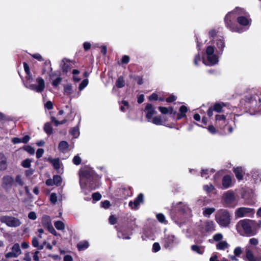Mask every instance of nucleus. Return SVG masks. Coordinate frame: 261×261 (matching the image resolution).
<instances>
[{"mask_svg":"<svg viewBox=\"0 0 261 261\" xmlns=\"http://www.w3.org/2000/svg\"><path fill=\"white\" fill-rule=\"evenodd\" d=\"M226 27L232 32L242 33L251 24L249 15L244 9L237 8L229 12L224 18Z\"/></svg>","mask_w":261,"mask_h":261,"instance_id":"1","label":"nucleus"},{"mask_svg":"<svg viewBox=\"0 0 261 261\" xmlns=\"http://www.w3.org/2000/svg\"><path fill=\"white\" fill-rule=\"evenodd\" d=\"M225 47V43L224 38L221 36L216 38L212 44L206 47L205 53L206 59H203L202 63L208 66L217 64L223 54Z\"/></svg>","mask_w":261,"mask_h":261,"instance_id":"2","label":"nucleus"},{"mask_svg":"<svg viewBox=\"0 0 261 261\" xmlns=\"http://www.w3.org/2000/svg\"><path fill=\"white\" fill-rule=\"evenodd\" d=\"M79 176L81 188L85 194H87V190L92 191L99 187L100 177L91 168H82L79 171Z\"/></svg>","mask_w":261,"mask_h":261,"instance_id":"3","label":"nucleus"},{"mask_svg":"<svg viewBox=\"0 0 261 261\" xmlns=\"http://www.w3.org/2000/svg\"><path fill=\"white\" fill-rule=\"evenodd\" d=\"M253 221L250 220H240L236 225L238 232L242 236H251L252 234L251 224Z\"/></svg>","mask_w":261,"mask_h":261,"instance_id":"4","label":"nucleus"},{"mask_svg":"<svg viewBox=\"0 0 261 261\" xmlns=\"http://www.w3.org/2000/svg\"><path fill=\"white\" fill-rule=\"evenodd\" d=\"M216 221L221 227H226L230 223V215L226 210H220L216 215Z\"/></svg>","mask_w":261,"mask_h":261,"instance_id":"5","label":"nucleus"},{"mask_svg":"<svg viewBox=\"0 0 261 261\" xmlns=\"http://www.w3.org/2000/svg\"><path fill=\"white\" fill-rule=\"evenodd\" d=\"M180 240L173 234L165 235L162 241L163 246L169 250H171L174 246L178 244Z\"/></svg>","mask_w":261,"mask_h":261,"instance_id":"6","label":"nucleus"},{"mask_svg":"<svg viewBox=\"0 0 261 261\" xmlns=\"http://www.w3.org/2000/svg\"><path fill=\"white\" fill-rule=\"evenodd\" d=\"M254 214V209L245 207H239L234 212L235 217L237 218L245 217H252Z\"/></svg>","mask_w":261,"mask_h":261,"instance_id":"7","label":"nucleus"},{"mask_svg":"<svg viewBox=\"0 0 261 261\" xmlns=\"http://www.w3.org/2000/svg\"><path fill=\"white\" fill-rule=\"evenodd\" d=\"M36 81L37 83V85L33 84H28V83L26 84L25 86L32 90H33L38 93L42 92L45 88V82L44 80L40 77H38L36 79Z\"/></svg>","mask_w":261,"mask_h":261,"instance_id":"8","label":"nucleus"},{"mask_svg":"<svg viewBox=\"0 0 261 261\" xmlns=\"http://www.w3.org/2000/svg\"><path fill=\"white\" fill-rule=\"evenodd\" d=\"M0 220L9 227H16L21 224L19 219L11 216H3L0 218Z\"/></svg>","mask_w":261,"mask_h":261,"instance_id":"9","label":"nucleus"},{"mask_svg":"<svg viewBox=\"0 0 261 261\" xmlns=\"http://www.w3.org/2000/svg\"><path fill=\"white\" fill-rule=\"evenodd\" d=\"M222 199L227 206H230L236 200L234 193L231 190L224 192L222 196Z\"/></svg>","mask_w":261,"mask_h":261,"instance_id":"10","label":"nucleus"},{"mask_svg":"<svg viewBox=\"0 0 261 261\" xmlns=\"http://www.w3.org/2000/svg\"><path fill=\"white\" fill-rule=\"evenodd\" d=\"M21 253V251L19 245L18 243H15L12 246L11 251L5 254V257L7 258H15L18 257Z\"/></svg>","mask_w":261,"mask_h":261,"instance_id":"11","label":"nucleus"},{"mask_svg":"<svg viewBox=\"0 0 261 261\" xmlns=\"http://www.w3.org/2000/svg\"><path fill=\"white\" fill-rule=\"evenodd\" d=\"M215 224L212 221L207 220L201 225V232L202 233H210L215 230Z\"/></svg>","mask_w":261,"mask_h":261,"instance_id":"12","label":"nucleus"},{"mask_svg":"<svg viewBox=\"0 0 261 261\" xmlns=\"http://www.w3.org/2000/svg\"><path fill=\"white\" fill-rule=\"evenodd\" d=\"M64 94L69 96L71 98L73 97H77L80 95V92L76 93L74 89L71 84H67L64 86Z\"/></svg>","mask_w":261,"mask_h":261,"instance_id":"13","label":"nucleus"},{"mask_svg":"<svg viewBox=\"0 0 261 261\" xmlns=\"http://www.w3.org/2000/svg\"><path fill=\"white\" fill-rule=\"evenodd\" d=\"M144 111L148 121H150L153 116L156 113L154 107L150 103L146 104Z\"/></svg>","mask_w":261,"mask_h":261,"instance_id":"14","label":"nucleus"},{"mask_svg":"<svg viewBox=\"0 0 261 261\" xmlns=\"http://www.w3.org/2000/svg\"><path fill=\"white\" fill-rule=\"evenodd\" d=\"M143 195L142 194H139L134 201H130L128 205L133 210H137L139 205L143 201Z\"/></svg>","mask_w":261,"mask_h":261,"instance_id":"15","label":"nucleus"},{"mask_svg":"<svg viewBox=\"0 0 261 261\" xmlns=\"http://www.w3.org/2000/svg\"><path fill=\"white\" fill-rule=\"evenodd\" d=\"M175 208L182 214H185L188 215H191V211L190 208L188 207L187 204L185 203L179 202L177 204Z\"/></svg>","mask_w":261,"mask_h":261,"instance_id":"16","label":"nucleus"},{"mask_svg":"<svg viewBox=\"0 0 261 261\" xmlns=\"http://www.w3.org/2000/svg\"><path fill=\"white\" fill-rule=\"evenodd\" d=\"M215 121L217 125L223 128L226 125V116L224 114H217L215 116Z\"/></svg>","mask_w":261,"mask_h":261,"instance_id":"17","label":"nucleus"},{"mask_svg":"<svg viewBox=\"0 0 261 261\" xmlns=\"http://www.w3.org/2000/svg\"><path fill=\"white\" fill-rule=\"evenodd\" d=\"M53 69L51 67V63L49 60H46L43 64L42 73L43 74H48L50 77L52 76Z\"/></svg>","mask_w":261,"mask_h":261,"instance_id":"18","label":"nucleus"},{"mask_svg":"<svg viewBox=\"0 0 261 261\" xmlns=\"http://www.w3.org/2000/svg\"><path fill=\"white\" fill-rule=\"evenodd\" d=\"M233 172L235 174L236 178L239 180H241L243 179L244 174L245 173V170L242 167H238L233 168Z\"/></svg>","mask_w":261,"mask_h":261,"instance_id":"19","label":"nucleus"},{"mask_svg":"<svg viewBox=\"0 0 261 261\" xmlns=\"http://www.w3.org/2000/svg\"><path fill=\"white\" fill-rule=\"evenodd\" d=\"M250 173L251 174L252 180L254 183L257 184L261 181V177L258 170L252 169Z\"/></svg>","mask_w":261,"mask_h":261,"instance_id":"20","label":"nucleus"},{"mask_svg":"<svg viewBox=\"0 0 261 261\" xmlns=\"http://www.w3.org/2000/svg\"><path fill=\"white\" fill-rule=\"evenodd\" d=\"M222 188L224 189H227L231 186L232 179L229 175L224 176L222 180Z\"/></svg>","mask_w":261,"mask_h":261,"instance_id":"21","label":"nucleus"},{"mask_svg":"<svg viewBox=\"0 0 261 261\" xmlns=\"http://www.w3.org/2000/svg\"><path fill=\"white\" fill-rule=\"evenodd\" d=\"M246 257L247 261H257L258 260V258L254 255L252 251L249 246L246 247Z\"/></svg>","mask_w":261,"mask_h":261,"instance_id":"22","label":"nucleus"},{"mask_svg":"<svg viewBox=\"0 0 261 261\" xmlns=\"http://www.w3.org/2000/svg\"><path fill=\"white\" fill-rule=\"evenodd\" d=\"M13 178L10 176H5L3 178V186L6 188L10 187L13 182Z\"/></svg>","mask_w":261,"mask_h":261,"instance_id":"23","label":"nucleus"},{"mask_svg":"<svg viewBox=\"0 0 261 261\" xmlns=\"http://www.w3.org/2000/svg\"><path fill=\"white\" fill-rule=\"evenodd\" d=\"M191 248L193 252L200 255L203 254L205 250V247L204 246L198 245H193L191 246Z\"/></svg>","mask_w":261,"mask_h":261,"instance_id":"24","label":"nucleus"},{"mask_svg":"<svg viewBox=\"0 0 261 261\" xmlns=\"http://www.w3.org/2000/svg\"><path fill=\"white\" fill-rule=\"evenodd\" d=\"M179 113L177 114V119L179 120L186 117V113L188 111V108L185 106H181L179 108Z\"/></svg>","mask_w":261,"mask_h":261,"instance_id":"25","label":"nucleus"},{"mask_svg":"<svg viewBox=\"0 0 261 261\" xmlns=\"http://www.w3.org/2000/svg\"><path fill=\"white\" fill-rule=\"evenodd\" d=\"M7 159L5 155L0 153V170H4L7 168Z\"/></svg>","mask_w":261,"mask_h":261,"instance_id":"26","label":"nucleus"},{"mask_svg":"<svg viewBox=\"0 0 261 261\" xmlns=\"http://www.w3.org/2000/svg\"><path fill=\"white\" fill-rule=\"evenodd\" d=\"M89 246V242L87 241L84 240L80 241L77 244V247L79 251H84Z\"/></svg>","mask_w":261,"mask_h":261,"instance_id":"27","label":"nucleus"},{"mask_svg":"<svg viewBox=\"0 0 261 261\" xmlns=\"http://www.w3.org/2000/svg\"><path fill=\"white\" fill-rule=\"evenodd\" d=\"M49 161L58 173L60 172V163L59 159H50Z\"/></svg>","mask_w":261,"mask_h":261,"instance_id":"28","label":"nucleus"},{"mask_svg":"<svg viewBox=\"0 0 261 261\" xmlns=\"http://www.w3.org/2000/svg\"><path fill=\"white\" fill-rule=\"evenodd\" d=\"M69 147V144L67 142L65 141H62L59 143L58 146V149L60 151L62 152L63 153L67 151Z\"/></svg>","mask_w":261,"mask_h":261,"instance_id":"29","label":"nucleus"},{"mask_svg":"<svg viewBox=\"0 0 261 261\" xmlns=\"http://www.w3.org/2000/svg\"><path fill=\"white\" fill-rule=\"evenodd\" d=\"M216 248L220 250H224L229 247V244L226 241L218 242L216 245Z\"/></svg>","mask_w":261,"mask_h":261,"instance_id":"30","label":"nucleus"},{"mask_svg":"<svg viewBox=\"0 0 261 261\" xmlns=\"http://www.w3.org/2000/svg\"><path fill=\"white\" fill-rule=\"evenodd\" d=\"M150 122L158 125H165L164 121L162 119L161 117L159 116L152 117Z\"/></svg>","mask_w":261,"mask_h":261,"instance_id":"31","label":"nucleus"},{"mask_svg":"<svg viewBox=\"0 0 261 261\" xmlns=\"http://www.w3.org/2000/svg\"><path fill=\"white\" fill-rule=\"evenodd\" d=\"M42 225L47 228L51 225L50 218L48 216L44 215L42 218Z\"/></svg>","mask_w":261,"mask_h":261,"instance_id":"32","label":"nucleus"},{"mask_svg":"<svg viewBox=\"0 0 261 261\" xmlns=\"http://www.w3.org/2000/svg\"><path fill=\"white\" fill-rule=\"evenodd\" d=\"M61 68L63 72H67L70 69V63L66 60H63L61 64Z\"/></svg>","mask_w":261,"mask_h":261,"instance_id":"33","label":"nucleus"},{"mask_svg":"<svg viewBox=\"0 0 261 261\" xmlns=\"http://www.w3.org/2000/svg\"><path fill=\"white\" fill-rule=\"evenodd\" d=\"M214 172L215 170L213 169H203L201 171V175L202 177H204L206 179L212 173H214Z\"/></svg>","mask_w":261,"mask_h":261,"instance_id":"34","label":"nucleus"},{"mask_svg":"<svg viewBox=\"0 0 261 261\" xmlns=\"http://www.w3.org/2000/svg\"><path fill=\"white\" fill-rule=\"evenodd\" d=\"M209 203V200L205 197H201L197 201V204L199 206H203Z\"/></svg>","mask_w":261,"mask_h":261,"instance_id":"35","label":"nucleus"},{"mask_svg":"<svg viewBox=\"0 0 261 261\" xmlns=\"http://www.w3.org/2000/svg\"><path fill=\"white\" fill-rule=\"evenodd\" d=\"M70 134L73 138H77L80 135L79 128L77 126L72 128L70 130Z\"/></svg>","mask_w":261,"mask_h":261,"instance_id":"36","label":"nucleus"},{"mask_svg":"<svg viewBox=\"0 0 261 261\" xmlns=\"http://www.w3.org/2000/svg\"><path fill=\"white\" fill-rule=\"evenodd\" d=\"M215 211V208L214 207L205 208L203 211V215L204 217H208L212 214Z\"/></svg>","mask_w":261,"mask_h":261,"instance_id":"37","label":"nucleus"},{"mask_svg":"<svg viewBox=\"0 0 261 261\" xmlns=\"http://www.w3.org/2000/svg\"><path fill=\"white\" fill-rule=\"evenodd\" d=\"M159 110L160 111L164 114H168V113H172L173 111V109L171 107H170L169 108H167L166 107H159Z\"/></svg>","mask_w":261,"mask_h":261,"instance_id":"38","label":"nucleus"},{"mask_svg":"<svg viewBox=\"0 0 261 261\" xmlns=\"http://www.w3.org/2000/svg\"><path fill=\"white\" fill-rule=\"evenodd\" d=\"M54 225L58 230H63L65 228L64 223L61 221H56L54 223Z\"/></svg>","mask_w":261,"mask_h":261,"instance_id":"39","label":"nucleus"},{"mask_svg":"<svg viewBox=\"0 0 261 261\" xmlns=\"http://www.w3.org/2000/svg\"><path fill=\"white\" fill-rule=\"evenodd\" d=\"M125 82L122 76L118 77L116 82V85L118 88H122L124 86Z\"/></svg>","mask_w":261,"mask_h":261,"instance_id":"40","label":"nucleus"},{"mask_svg":"<svg viewBox=\"0 0 261 261\" xmlns=\"http://www.w3.org/2000/svg\"><path fill=\"white\" fill-rule=\"evenodd\" d=\"M44 130L48 135H50L53 133V128L50 124L48 123L45 124L44 126Z\"/></svg>","mask_w":261,"mask_h":261,"instance_id":"41","label":"nucleus"},{"mask_svg":"<svg viewBox=\"0 0 261 261\" xmlns=\"http://www.w3.org/2000/svg\"><path fill=\"white\" fill-rule=\"evenodd\" d=\"M54 185L59 186L61 185L62 182V178L59 175H54L53 176V179Z\"/></svg>","mask_w":261,"mask_h":261,"instance_id":"42","label":"nucleus"},{"mask_svg":"<svg viewBox=\"0 0 261 261\" xmlns=\"http://www.w3.org/2000/svg\"><path fill=\"white\" fill-rule=\"evenodd\" d=\"M223 236L221 233H217L215 234L213 237V240L215 242H221V241L223 239Z\"/></svg>","mask_w":261,"mask_h":261,"instance_id":"43","label":"nucleus"},{"mask_svg":"<svg viewBox=\"0 0 261 261\" xmlns=\"http://www.w3.org/2000/svg\"><path fill=\"white\" fill-rule=\"evenodd\" d=\"M129 108L128 103L127 101L123 100L120 106V110L122 112H125Z\"/></svg>","mask_w":261,"mask_h":261,"instance_id":"44","label":"nucleus"},{"mask_svg":"<svg viewBox=\"0 0 261 261\" xmlns=\"http://www.w3.org/2000/svg\"><path fill=\"white\" fill-rule=\"evenodd\" d=\"M89 81L88 79H84L82 81L79 85V89L80 91L83 90L88 84Z\"/></svg>","mask_w":261,"mask_h":261,"instance_id":"45","label":"nucleus"},{"mask_svg":"<svg viewBox=\"0 0 261 261\" xmlns=\"http://www.w3.org/2000/svg\"><path fill=\"white\" fill-rule=\"evenodd\" d=\"M223 105L222 103H217L213 107V110L217 112H221L223 108Z\"/></svg>","mask_w":261,"mask_h":261,"instance_id":"46","label":"nucleus"},{"mask_svg":"<svg viewBox=\"0 0 261 261\" xmlns=\"http://www.w3.org/2000/svg\"><path fill=\"white\" fill-rule=\"evenodd\" d=\"M156 218L158 220L162 223H166V220L164 215L161 213L156 215Z\"/></svg>","mask_w":261,"mask_h":261,"instance_id":"47","label":"nucleus"},{"mask_svg":"<svg viewBox=\"0 0 261 261\" xmlns=\"http://www.w3.org/2000/svg\"><path fill=\"white\" fill-rule=\"evenodd\" d=\"M161 249V247L159 243H154L152 245V251L153 252H157Z\"/></svg>","mask_w":261,"mask_h":261,"instance_id":"48","label":"nucleus"},{"mask_svg":"<svg viewBox=\"0 0 261 261\" xmlns=\"http://www.w3.org/2000/svg\"><path fill=\"white\" fill-rule=\"evenodd\" d=\"M117 236H118V238H121L123 239H130V237L128 235H127L126 234H124L123 233V232H122L121 231H118Z\"/></svg>","mask_w":261,"mask_h":261,"instance_id":"49","label":"nucleus"},{"mask_svg":"<svg viewBox=\"0 0 261 261\" xmlns=\"http://www.w3.org/2000/svg\"><path fill=\"white\" fill-rule=\"evenodd\" d=\"M23 67H24V71H25L26 74L29 76V79H30L31 77V72L30 70L29 66L28 65V64L27 63L24 62L23 63Z\"/></svg>","mask_w":261,"mask_h":261,"instance_id":"50","label":"nucleus"},{"mask_svg":"<svg viewBox=\"0 0 261 261\" xmlns=\"http://www.w3.org/2000/svg\"><path fill=\"white\" fill-rule=\"evenodd\" d=\"M203 189L207 192H212L214 189V187L211 184L210 185H204L203 186Z\"/></svg>","mask_w":261,"mask_h":261,"instance_id":"51","label":"nucleus"},{"mask_svg":"<svg viewBox=\"0 0 261 261\" xmlns=\"http://www.w3.org/2000/svg\"><path fill=\"white\" fill-rule=\"evenodd\" d=\"M142 238L143 240L151 239H152V236L151 235L150 232L144 231L142 235Z\"/></svg>","mask_w":261,"mask_h":261,"instance_id":"52","label":"nucleus"},{"mask_svg":"<svg viewBox=\"0 0 261 261\" xmlns=\"http://www.w3.org/2000/svg\"><path fill=\"white\" fill-rule=\"evenodd\" d=\"M92 197L93 200L97 201L101 199V195L99 193L96 192L92 194Z\"/></svg>","mask_w":261,"mask_h":261,"instance_id":"53","label":"nucleus"},{"mask_svg":"<svg viewBox=\"0 0 261 261\" xmlns=\"http://www.w3.org/2000/svg\"><path fill=\"white\" fill-rule=\"evenodd\" d=\"M31 161L30 159H25L22 162L21 165L24 168H29L31 166Z\"/></svg>","mask_w":261,"mask_h":261,"instance_id":"54","label":"nucleus"},{"mask_svg":"<svg viewBox=\"0 0 261 261\" xmlns=\"http://www.w3.org/2000/svg\"><path fill=\"white\" fill-rule=\"evenodd\" d=\"M81 158L78 155H75L73 159V163L74 164L76 165H79L81 164Z\"/></svg>","mask_w":261,"mask_h":261,"instance_id":"55","label":"nucleus"},{"mask_svg":"<svg viewBox=\"0 0 261 261\" xmlns=\"http://www.w3.org/2000/svg\"><path fill=\"white\" fill-rule=\"evenodd\" d=\"M62 78L60 77H58L55 80H54L52 82V85L54 87H57L62 82Z\"/></svg>","mask_w":261,"mask_h":261,"instance_id":"56","label":"nucleus"},{"mask_svg":"<svg viewBox=\"0 0 261 261\" xmlns=\"http://www.w3.org/2000/svg\"><path fill=\"white\" fill-rule=\"evenodd\" d=\"M24 150L31 154H34L35 153V149L33 147L30 146H27L24 147Z\"/></svg>","mask_w":261,"mask_h":261,"instance_id":"57","label":"nucleus"},{"mask_svg":"<svg viewBox=\"0 0 261 261\" xmlns=\"http://www.w3.org/2000/svg\"><path fill=\"white\" fill-rule=\"evenodd\" d=\"M51 120L52 122L55 123L56 126H58L59 124H64L66 122V120H63V121H59L57 120H56V119L55 117H51Z\"/></svg>","mask_w":261,"mask_h":261,"instance_id":"58","label":"nucleus"},{"mask_svg":"<svg viewBox=\"0 0 261 261\" xmlns=\"http://www.w3.org/2000/svg\"><path fill=\"white\" fill-rule=\"evenodd\" d=\"M50 200L53 203L55 204L57 201V196L56 193H53L50 195Z\"/></svg>","mask_w":261,"mask_h":261,"instance_id":"59","label":"nucleus"},{"mask_svg":"<svg viewBox=\"0 0 261 261\" xmlns=\"http://www.w3.org/2000/svg\"><path fill=\"white\" fill-rule=\"evenodd\" d=\"M218 31L216 29H211L208 31V36L210 37H214L216 36Z\"/></svg>","mask_w":261,"mask_h":261,"instance_id":"60","label":"nucleus"},{"mask_svg":"<svg viewBox=\"0 0 261 261\" xmlns=\"http://www.w3.org/2000/svg\"><path fill=\"white\" fill-rule=\"evenodd\" d=\"M201 62V58L199 54L195 56L194 63L196 66L198 65V63Z\"/></svg>","mask_w":261,"mask_h":261,"instance_id":"61","label":"nucleus"},{"mask_svg":"<svg viewBox=\"0 0 261 261\" xmlns=\"http://www.w3.org/2000/svg\"><path fill=\"white\" fill-rule=\"evenodd\" d=\"M101 205L105 208H108L110 206V202L108 200H105L101 202Z\"/></svg>","mask_w":261,"mask_h":261,"instance_id":"62","label":"nucleus"},{"mask_svg":"<svg viewBox=\"0 0 261 261\" xmlns=\"http://www.w3.org/2000/svg\"><path fill=\"white\" fill-rule=\"evenodd\" d=\"M44 153V150L42 148H39L36 151V158L37 159L40 158Z\"/></svg>","mask_w":261,"mask_h":261,"instance_id":"63","label":"nucleus"},{"mask_svg":"<svg viewBox=\"0 0 261 261\" xmlns=\"http://www.w3.org/2000/svg\"><path fill=\"white\" fill-rule=\"evenodd\" d=\"M23 260L24 261H31V257L30 254L29 252H26L24 254V256L23 257Z\"/></svg>","mask_w":261,"mask_h":261,"instance_id":"64","label":"nucleus"}]
</instances>
